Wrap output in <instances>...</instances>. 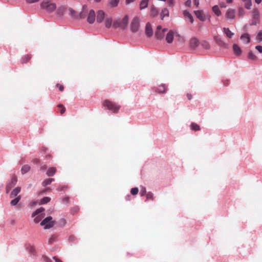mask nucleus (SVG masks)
Wrapping results in <instances>:
<instances>
[{
    "instance_id": "obj_12",
    "label": "nucleus",
    "mask_w": 262,
    "mask_h": 262,
    "mask_svg": "<svg viewBox=\"0 0 262 262\" xmlns=\"http://www.w3.org/2000/svg\"><path fill=\"white\" fill-rule=\"evenodd\" d=\"M241 39L244 43L246 44L249 43L250 41V36L247 33H244L242 34L241 36Z\"/></svg>"
},
{
    "instance_id": "obj_40",
    "label": "nucleus",
    "mask_w": 262,
    "mask_h": 262,
    "mask_svg": "<svg viewBox=\"0 0 262 262\" xmlns=\"http://www.w3.org/2000/svg\"><path fill=\"white\" fill-rule=\"evenodd\" d=\"M256 39L259 41H262V30L259 31L257 33Z\"/></svg>"
},
{
    "instance_id": "obj_3",
    "label": "nucleus",
    "mask_w": 262,
    "mask_h": 262,
    "mask_svg": "<svg viewBox=\"0 0 262 262\" xmlns=\"http://www.w3.org/2000/svg\"><path fill=\"white\" fill-rule=\"evenodd\" d=\"M45 209L42 207H40L37 210H36L33 213H32V217H34V221L35 223H38L39 222H40L42 218L44 216L43 214V211Z\"/></svg>"
},
{
    "instance_id": "obj_41",
    "label": "nucleus",
    "mask_w": 262,
    "mask_h": 262,
    "mask_svg": "<svg viewBox=\"0 0 262 262\" xmlns=\"http://www.w3.org/2000/svg\"><path fill=\"white\" fill-rule=\"evenodd\" d=\"M139 190L137 187H134L131 190L130 192L133 195H136L138 193Z\"/></svg>"
},
{
    "instance_id": "obj_56",
    "label": "nucleus",
    "mask_w": 262,
    "mask_h": 262,
    "mask_svg": "<svg viewBox=\"0 0 262 262\" xmlns=\"http://www.w3.org/2000/svg\"><path fill=\"white\" fill-rule=\"evenodd\" d=\"M53 259L54 260L55 262H62V261L60 259L57 258L56 257H53Z\"/></svg>"
},
{
    "instance_id": "obj_34",
    "label": "nucleus",
    "mask_w": 262,
    "mask_h": 262,
    "mask_svg": "<svg viewBox=\"0 0 262 262\" xmlns=\"http://www.w3.org/2000/svg\"><path fill=\"white\" fill-rule=\"evenodd\" d=\"M215 40L216 43L219 45L224 46L225 47H227V45L225 42H223L221 39L216 37Z\"/></svg>"
},
{
    "instance_id": "obj_50",
    "label": "nucleus",
    "mask_w": 262,
    "mask_h": 262,
    "mask_svg": "<svg viewBox=\"0 0 262 262\" xmlns=\"http://www.w3.org/2000/svg\"><path fill=\"white\" fill-rule=\"evenodd\" d=\"M43 258L46 262H52V260L51 259L46 256H43Z\"/></svg>"
},
{
    "instance_id": "obj_21",
    "label": "nucleus",
    "mask_w": 262,
    "mask_h": 262,
    "mask_svg": "<svg viewBox=\"0 0 262 262\" xmlns=\"http://www.w3.org/2000/svg\"><path fill=\"white\" fill-rule=\"evenodd\" d=\"M223 31L226 36L230 38H232L234 35V33L232 32L228 28H224Z\"/></svg>"
},
{
    "instance_id": "obj_44",
    "label": "nucleus",
    "mask_w": 262,
    "mask_h": 262,
    "mask_svg": "<svg viewBox=\"0 0 262 262\" xmlns=\"http://www.w3.org/2000/svg\"><path fill=\"white\" fill-rule=\"evenodd\" d=\"M146 190L145 187H142L140 190V194L141 196H144L146 194Z\"/></svg>"
},
{
    "instance_id": "obj_7",
    "label": "nucleus",
    "mask_w": 262,
    "mask_h": 262,
    "mask_svg": "<svg viewBox=\"0 0 262 262\" xmlns=\"http://www.w3.org/2000/svg\"><path fill=\"white\" fill-rule=\"evenodd\" d=\"M17 182V178L15 176L11 178V182L9 183L6 186V193H8L11 188L13 187Z\"/></svg>"
},
{
    "instance_id": "obj_1",
    "label": "nucleus",
    "mask_w": 262,
    "mask_h": 262,
    "mask_svg": "<svg viewBox=\"0 0 262 262\" xmlns=\"http://www.w3.org/2000/svg\"><path fill=\"white\" fill-rule=\"evenodd\" d=\"M40 7L48 12H52L56 9V5L50 0H44L40 4Z\"/></svg>"
},
{
    "instance_id": "obj_32",
    "label": "nucleus",
    "mask_w": 262,
    "mask_h": 262,
    "mask_svg": "<svg viewBox=\"0 0 262 262\" xmlns=\"http://www.w3.org/2000/svg\"><path fill=\"white\" fill-rule=\"evenodd\" d=\"M155 35L158 39H161L164 37V34H163V31H157Z\"/></svg>"
},
{
    "instance_id": "obj_13",
    "label": "nucleus",
    "mask_w": 262,
    "mask_h": 262,
    "mask_svg": "<svg viewBox=\"0 0 262 262\" xmlns=\"http://www.w3.org/2000/svg\"><path fill=\"white\" fill-rule=\"evenodd\" d=\"M145 33L148 36H151L153 34L151 25L149 23H147L146 25Z\"/></svg>"
},
{
    "instance_id": "obj_5",
    "label": "nucleus",
    "mask_w": 262,
    "mask_h": 262,
    "mask_svg": "<svg viewBox=\"0 0 262 262\" xmlns=\"http://www.w3.org/2000/svg\"><path fill=\"white\" fill-rule=\"evenodd\" d=\"M140 27L139 19L138 17H135L130 24V29L133 32H137Z\"/></svg>"
},
{
    "instance_id": "obj_46",
    "label": "nucleus",
    "mask_w": 262,
    "mask_h": 262,
    "mask_svg": "<svg viewBox=\"0 0 262 262\" xmlns=\"http://www.w3.org/2000/svg\"><path fill=\"white\" fill-rule=\"evenodd\" d=\"M51 184V181H50V180H49V179L45 180L43 182V183H42V185H43V186H47V185H49V184Z\"/></svg>"
},
{
    "instance_id": "obj_62",
    "label": "nucleus",
    "mask_w": 262,
    "mask_h": 262,
    "mask_svg": "<svg viewBox=\"0 0 262 262\" xmlns=\"http://www.w3.org/2000/svg\"><path fill=\"white\" fill-rule=\"evenodd\" d=\"M257 21L252 19V25H256L257 24Z\"/></svg>"
},
{
    "instance_id": "obj_11",
    "label": "nucleus",
    "mask_w": 262,
    "mask_h": 262,
    "mask_svg": "<svg viewBox=\"0 0 262 262\" xmlns=\"http://www.w3.org/2000/svg\"><path fill=\"white\" fill-rule=\"evenodd\" d=\"M183 15L185 18L188 19L191 24L193 23V17L188 10H184L183 11Z\"/></svg>"
},
{
    "instance_id": "obj_33",
    "label": "nucleus",
    "mask_w": 262,
    "mask_h": 262,
    "mask_svg": "<svg viewBox=\"0 0 262 262\" xmlns=\"http://www.w3.org/2000/svg\"><path fill=\"white\" fill-rule=\"evenodd\" d=\"M20 200V196H18L14 199L12 200L10 202V204L12 206L16 205Z\"/></svg>"
},
{
    "instance_id": "obj_20",
    "label": "nucleus",
    "mask_w": 262,
    "mask_h": 262,
    "mask_svg": "<svg viewBox=\"0 0 262 262\" xmlns=\"http://www.w3.org/2000/svg\"><path fill=\"white\" fill-rule=\"evenodd\" d=\"M20 191V187H17L15 189H14L10 193V198H14L15 196H16L19 193Z\"/></svg>"
},
{
    "instance_id": "obj_63",
    "label": "nucleus",
    "mask_w": 262,
    "mask_h": 262,
    "mask_svg": "<svg viewBox=\"0 0 262 262\" xmlns=\"http://www.w3.org/2000/svg\"><path fill=\"white\" fill-rule=\"evenodd\" d=\"M61 222H62V225L64 226L66 224V221L64 220V219H61Z\"/></svg>"
},
{
    "instance_id": "obj_19",
    "label": "nucleus",
    "mask_w": 262,
    "mask_h": 262,
    "mask_svg": "<svg viewBox=\"0 0 262 262\" xmlns=\"http://www.w3.org/2000/svg\"><path fill=\"white\" fill-rule=\"evenodd\" d=\"M242 1L244 4L245 8L246 9L248 10L251 9L252 6V0H242Z\"/></svg>"
},
{
    "instance_id": "obj_53",
    "label": "nucleus",
    "mask_w": 262,
    "mask_h": 262,
    "mask_svg": "<svg viewBox=\"0 0 262 262\" xmlns=\"http://www.w3.org/2000/svg\"><path fill=\"white\" fill-rule=\"evenodd\" d=\"M69 11L70 12L71 15L73 16H75V11L74 10H73L71 8H70L69 9Z\"/></svg>"
},
{
    "instance_id": "obj_9",
    "label": "nucleus",
    "mask_w": 262,
    "mask_h": 262,
    "mask_svg": "<svg viewBox=\"0 0 262 262\" xmlns=\"http://www.w3.org/2000/svg\"><path fill=\"white\" fill-rule=\"evenodd\" d=\"M105 15V13L103 10H100L97 13V21L99 23L102 22Z\"/></svg>"
},
{
    "instance_id": "obj_4",
    "label": "nucleus",
    "mask_w": 262,
    "mask_h": 262,
    "mask_svg": "<svg viewBox=\"0 0 262 262\" xmlns=\"http://www.w3.org/2000/svg\"><path fill=\"white\" fill-rule=\"evenodd\" d=\"M51 216H48L44 219L40 223V225L44 226L45 229H50L55 225V222L52 220Z\"/></svg>"
},
{
    "instance_id": "obj_10",
    "label": "nucleus",
    "mask_w": 262,
    "mask_h": 262,
    "mask_svg": "<svg viewBox=\"0 0 262 262\" xmlns=\"http://www.w3.org/2000/svg\"><path fill=\"white\" fill-rule=\"evenodd\" d=\"M233 51L234 54L236 56H239L242 54L241 49L235 43L233 45Z\"/></svg>"
},
{
    "instance_id": "obj_16",
    "label": "nucleus",
    "mask_w": 262,
    "mask_h": 262,
    "mask_svg": "<svg viewBox=\"0 0 262 262\" xmlns=\"http://www.w3.org/2000/svg\"><path fill=\"white\" fill-rule=\"evenodd\" d=\"M199 45V40L196 38H192L190 40V47L191 48L195 49Z\"/></svg>"
},
{
    "instance_id": "obj_38",
    "label": "nucleus",
    "mask_w": 262,
    "mask_h": 262,
    "mask_svg": "<svg viewBox=\"0 0 262 262\" xmlns=\"http://www.w3.org/2000/svg\"><path fill=\"white\" fill-rule=\"evenodd\" d=\"M248 57L249 59L252 60H254L256 59V56L251 51L249 52Z\"/></svg>"
},
{
    "instance_id": "obj_45",
    "label": "nucleus",
    "mask_w": 262,
    "mask_h": 262,
    "mask_svg": "<svg viewBox=\"0 0 262 262\" xmlns=\"http://www.w3.org/2000/svg\"><path fill=\"white\" fill-rule=\"evenodd\" d=\"M56 237V236L55 235H52L51 237L49 238L48 243L49 244L53 243L55 241Z\"/></svg>"
},
{
    "instance_id": "obj_15",
    "label": "nucleus",
    "mask_w": 262,
    "mask_h": 262,
    "mask_svg": "<svg viewBox=\"0 0 262 262\" xmlns=\"http://www.w3.org/2000/svg\"><path fill=\"white\" fill-rule=\"evenodd\" d=\"M252 19L255 20H258L259 19V12L258 9H254L252 11Z\"/></svg>"
},
{
    "instance_id": "obj_54",
    "label": "nucleus",
    "mask_w": 262,
    "mask_h": 262,
    "mask_svg": "<svg viewBox=\"0 0 262 262\" xmlns=\"http://www.w3.org/2000/svg\"><path fill=\"white\" fill-rule=\"evenodd\" d=\"M194 5L196 7H198L199 5V0H193Z\"/></svg>"
},
{
    "instance_id": "obj_8",
    "label": "nucleus",
    "mask_w": 262,
    "mask_h": 262,
    "mask_svg": "<svg viewBox=\"0 0 262 262\" xmlns=\"http://www.w3.org/2000/svg\"><path fill=\"white\" fill-rule=\"evenodd\" d=\"M95 12L93 10H90L87 18V21L90 24H93L95 20Z\"/></svg>"
},
{
    "instance_id": "obj_31",
    "label": "nucleus",
    "mask_w": 262,
    "mask_h": 262,
    "mask_svg": "<svg viewBox=\"0 0 262 262\" xmlns=\"http://www.w3.org/2000/svg\"><path fill=\"white\" fill-rule=\"evenodd\" d=\"M30 169V167L28 165H24L21 169V173L25 174L28 172Z\"/></svg>"
},
{
    "instance_id": "obj_27",
    "label": "nucleus",
    "mask_w": 262,
    "mask_h": 262,
    "mask_svg": "<svg viewBox=\"0 0 262 262\" xmlns=\"http://www.w3.org/2000/svg\"><path fill=\"white\" fill-rule=\"evenodd\" d=\"M166 88L165 84H161L157 89V92L159 93H164L166 92Z\"/></svg>"
},
{
    "instance_id": "obj_14",
    "label": "nucleus",
    "mask_w": 262,
    "mask_h": 262,
    "mask_svg": "<svg viewBox=\"0 0 262 262\" xmlns=\"http://www.w3.org/2000/svg\"><path fill=\"white\" fill-rule=\"evenodd\" d=\"M194 14L201 21H204L205 20V17L203 12L201 10H196L194 11Z\"/></svg>"
},
{
    "instance_id": "obj_30",
    "label": "nucleus",
    "mask_w": 262,
    "mask_h": 262,
    "mask_svg": "<svg viewBox=\"0 0 262 262\" xmlns=\"http://www.w3.org/2000/svg\"><path fill=\"white\" fill-rule=\"evenodd\" d=\"M190 128L192 130L198 131L200 130V127L195 123H192L190 125Z\"/></svg>"
},
{
    "instance_id": "obj_25",
    "label": "nucleus",
    "mask_w": 262,
    "mask_h": 262,
    "mask_svg": "<svg viewBox=\"0 0 262 262\" xmlns=\"http://www.w3.org/2000/svg\"><path fill=\"white\" fill-rule=\"evenodd\" d=\"M169 16V11L168 10L165 8L162 9V12L161 13V19H163L165 16Z\"/></svg>"
},
{
    "instance_id": "obj_26",
    "label": "nucleus",
    "mask_w": 262,
    "mask_h": 262,
    "mask_svg": "<svg viewBox=\"0 0 262 262\" xmlns=\"http://www.w3.org/2000/svg\"><path fill=\"white\" fill-rule=\"evenodd\" d=\"M119 2V0H109L108 5L111 7H116Z\"/></svg>"
},
{
    "instance_id": "obj_47",
    "label": "nucleus",
    "mask_w": 262,
    "mask_h": 262,
    "mask_svg": "<svg viewBox=\"0 0 262 262\" xmlns=\"http://www.w3.org/2000/svg\"><path fill=\"white\" fill-rule=\"evenodd\" d=\"M154 194L152 193L149 192L146 194V197L147 199H152Z\"/></svg>"
},
{
    "instance_id": "obj_51",
    "label": "nucleus",
    "mask_w": 262,
    "mask_h": 262,
    "mask_svg": "<svg viewBox=\"0 0 262 262\" xmlns=\"http://www.w3.org/2000/svg\"><path fill=\"white\" fill-rule=\"evenodd\" d=\"M26 2L29 4L35 3L38 2L39 0H26Z\"/></svg>"
},
{
    "instance_id": "obj_48",
    "label": "nucleus",
    "mask_w": 262,
    "mask_h": 262,
    "mask_svg": "<svg viewBox=\"0 0 262 262\" xmlns=\"http://www.w3.org/2000/svg\"><path fill=\"white\" fill-rule=\"evenodd\" d=\"M58 107H61V111H60V113H61V114H62L63 113H64L66 109H65V107H64L62 106V105H61V104H59V105H58Z\"/></svg>"
},
{
    "instance_id": "obj_59",
    "label": "nucleus",
    "mask_w": 262,
    "mask_h": 262,
    "mask_svg": "<svg viewBox=\"0 0 262 262\" xmlns=\"http://www.w3.org/2000/svg\"><path fill=\"white\" fill-rule=\"evenodd\" d=\"M46 166H45V165L42 166L40 167L41 170H42V171L45 170L46 169Z\"/></svg>"
},
{
    "instance_id": "obj_49",
    "label": "nucleus",
    "mask_w": 262,
    "mask_h": 262,
    "mask_svg": "<svg viewBox=\"0 0 262 262\" xmlns=\"http://www.w3.org/2000/svg\"><path fill=\"white\" fill-rule=\"evenodd\" d=\"M255 49L260 53H262V46H256L255 47Z\"/></svg>"
},
{
    "instance_id": "obj_64",
    "label": "nucleus",
    "mask_w": 262,
    "mask_h": 262,
    "mask_svg": "<svg viewBox=\"0 0 262 262\" xmlns=\"http://www.w3.org/2000/svg\"><path fill=\"white\" fill-rule=\"evenodd\" d=\"M162 27L161 26H157V31H161V29Z\"/></svg>"
},
{
    "instance_id": "obj_17",
    "label": "nucleus",
    "mask_w": 262,
    "mask_h": 262,
    "mask_svg": "<svg viewBox=\"0 0 262 262\" xmlns=\"http://www.w3.org/2000/svg\"><path fill=\"white\" fill-rule=\"evenodd\" d=\"M159 14V10L154 6L150 8V16L152 17L157 16Z\"/></svg>"
},
{
    "instance_id": "obj_28",
    "label": "nucleus",
    "mask_w": 262,
    "mask_h": 262,
    "mask_svg": "<svg viewBox=\"0 0 262 262\" xmlns=\"http://www.w3.org/2000/svg\"><path fill=\"white\" fill-rule=\"evenodd\" d=\"M112 17H107L106 19H105V26L106 28H110L111 26H112Z\"/></svg>"
},
{
    "instance_id": "obj_2",
    "label": "nucleus",
    "mask_w": 262,
    "mask_h": 262,
    "mask_svg": "<svg viewBox=\"0 0 262 262\" xmlns=\"http://www.w3.org/2000/svg\"><path fill=\"white\" fill-rule=\"evenodd\" d=\"M103 105L104 107L114 113H117L120 109V106L108 100H105Z\"/></svg>"
},
{
    "instance_id": "obj_60",
    "label": "nucleus",
    "mask_w": 262,
    "mask_h": 262,
    "mask_svg": "<svg viewBox=\"0 0 262 262\" xmlns=\"http://www.w3.org/2000/svg\"><path fill=\"white\" fill-rule=\"evenodd\" d=\"M254 2L257 4H259L261 2V0H254Z\"/></svg>"
},
{
    "instance_id": "obj_39",
    "label": "nucleus",
    "mask_w": 262,
    "mask_h": 262,
    "mask_svg": "<svg viewBox=\"0 0 262 262\" xmlns=\"http://www.w3.org/2000/svg\"><path fill=\"white\" fill-rule=\"evenodd\" d=\"M202 46L203 47L206 49H208L210 48V45L209 43L206 41H204L202 43Z\"/></svg>"
},
{
    "instance_id": "obj_52",
    "label": "nucleus",
    "mask_w": 262,
    "mask_h": 262,
    "mask_svg": "<svg viewBox=\"0 0 262 262\" xmlns=\"http://www.w3.org/2000/svg\"><path fill=\"white\" fill-rule=\"evenodd\" d=\"M191 5V0H187L185 2V5L190 7Z\"/></svg>"
},
{
    "instance_id": "obj_23",
    "label": "nucleus",
    "mask_w": 262,
    "mask_h": 262,
    "mask_svg": "<svg viewBox=\"0 0 262 262\" xmlns=\"http://www.w3.org/2000/svg\"><path fill=\"white\" fill-rule=\"evenodd\" d=\"M212 11L217 16H220L222 14L221 11L217 5L214 6L212 7Z\"/></svg>"
},
{
    "instance_id": "obj_6",
    "label": "nucleus",
    "mask_w": 262,
    "mask_h": 262,
    "mask_svg": "<svg viewBox=\"0 0 262 262\" xmlns=\"http://www.w3.org/2000/svg\"><path fill=\"white\" fill-rule=\"evenodd\" d=\"M225 17L228 19H233L235 17V10L228 9L225 13Z\"/></svg>"
},
{
    "instance_id": "obj_42",
    "label": "nucleus",
    "mask_w": 262,
    "mask_h": 262,
    "mask_svg": "<svg viewBox=\"0 0 262 262\" xmlns=\"http://www.w3.org/2000/svg\"><path fill=\"white\" fill-rule=\"evenodd\" d=\"M167 5L169 7H173L175 4L174 0H167Z\"/></svg>"
},
{
    "instance_id": "obj_61",
    "label": "nucleus",
    "mask_w": 262,
    "mask_h": 262,
    "mask_svg": "<svg viewBox=\"0 0 262 262\" xmlns=\"http://www.w3.org/2000/svg\"><path fill=\"white\" fill-rule=\"evenodd\" d=\"M227 4H231L233 2V0H226Z\"/></svg>"
},
{
    "instance_id": "obj_43",
    "label": "nucleus",
    "mask_w": 262,
    "mask_h": 262,
    "mask_svg": "<svg viewBox=\"0 0 262 262\" xmlns=\"http://www.w3.org/2000/svg\"><path fill=\"white\" fill-rule=\"evenodd\" d=\"M28 250L29 251V252L32 253V254H34L35 253V248L33 246H29L28 247Z\"/></svg>"
},
{
    "instance_id": "obj_37",
    "label": "nucleus",
    "mask_w": 262,
    "mask_h": 262,
    "mask_svg": "<svg viewBox=\"0 0 262 262\" xmlns=\"http://www.w3.org/2000/svg\"><path fill=\"white\" fill-rule=\"evenodd\" d=\"M87 9V6H83L82 8V11L79 14V16L81 18H83L85 17L86 14L84 12V10Z\"/></svg>"
},
{
    "instance_id": "obj_55",
    "label": "nucleus",
    "mask_w": 262,
    "mask_h": 262,
    "mask_svg": "<svg viewBox=\"0 0 262 262\" xmlns=\"http://www.w3.org/2000/svg\"><path fill=\"white\" fill-rule=\"evenodd\" d=\"M57 86L59 87V89L60 91H62L63 90V86L59 84H57Z\"/></svg>"
},
{
    "instance_id": "obj_18",
    "label": "nucleus",
    "mask_w": 262,
    "mask_h": 262,
    "mask_svg": "<svg viewBox=\"0 0 262 262\" xmlns=\"http://www.w3.org/2000/svg\"><path fill=\"white\" fill-rule=\"evenodd\" d=\"M173 39V32L172 31H169L166 37V41L170 43H171Z\"/></svg>"
},
{
    "instance_id": "obj_57",
    "label": "nucleus",
    "mask_w": 262,
    "mask_h": 262,
    "mask_svg": "<svg viewBox=\"0 0 262 262\" xmlns=\"http://www.w3.org/2000/svg\"><path fill=\"white\" fill-rule=\"evenodd\" d=\"M24 58L26 59V61H27L30 59V57L29 55H26Z\"/></svg>"
},
{
    "instance_id": "obj_35",
    "label": "nucleus",
    "mask_w": 262,
    "mask_h": 262,
    "mask_svg": "<svg viewBox=\"0 0 262 262\" xmlns=\"http://www.w3.org/2000/svg\"><path fill=\"white\" fill-rule=\"evenodd\" d=\"M113 27L116 29L119 27H121V23L119 20H116L113 24Z\"/></svg>"
},
{
    "instance_id": "obj_24",
    "label": "nucleus",
    "mask_w": 262,
    "mask_h": 262,
    "mask_svg": "<svg viewBox=\"0 0 262 262\" xmlns=\"http://www.w3.org/2000/svg\"><path fill=\"white\" fill-rule=\"evenodd\" d=\"M148 1L149 0H142L140 3V10H143L147 7Z\"/></svg>"
},
{
    "instance_id": "obj_36",
    "label": "nucleus",
    "mask_w": 262,
    "mask_h": 262,
    "mask_svg": "<svg viewBox=\"0 0 262 262\" xmlns=\"http://www.w3.org/2000/svg\"><path fill=\"white\" fill-rule=\"evenodd\" d=\"M50 200H51V199L49 197H47V196L43 197L40 201V204H43L47 203L49 202Z\"/></svg>"
},
{
    "instance_id": "obj_22",
    "label": "nucleus",
    "mask_w": 262,
    "mask_h": 262,
    "mask_svg": "<svg viewBox=\"0 0 262 262\" xmlns=\"http://www.w3.org/2000/svg\"><path fill=\"white\" fill-rule=\"evenodd\" d=\"M128 17L125 16L123 19L122 20L121 23V28L122 29H125L128 24Z\"/></svg>"
},
{
    "instance_id": "obj_29",
    "label": "nucleus",
    "mask_w": 262,
    "mask_h": 262,
    "mask_svg": "<svg viewBox=\"0 0 262 262\" xmlns=\"http://www.w3.org/2000/svg\"><path fill=\"white\" fill-rule=\"evenodd\" d=\"M56 170L55 167L50 168L47 171V174L49 177L53 176L55 173Z\"/></svg>"
},
{
    "instance_id": "obj_58",
    "label": "nucleus",
    "mask_w": 262,
    "mask_h": 262,
    "mask_svg": "<svg viewBox=\"0 0 262 262\" xmlns=\"http://www.w3.org/2000/svg\"><path fill=\"white\" fill-rule=\"evenodd\" d=\"M135 0H126V4H129L130 3H132L134 2Z\"/></svg>"
}]
</instances>
